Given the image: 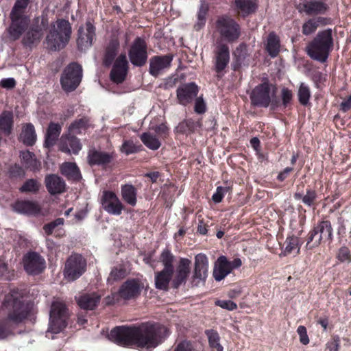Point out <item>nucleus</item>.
Masks as SVG:
<instances>
[{
  "mask_svg": "<svg viewBox=\"0 0 351 351\" xmlns=\"http://www.w3.org/2000/svg\"><path fill=\"white\" fill-rule=\"evenodd\" d=\"M169 335L166 326L147 322L138 326H117L110 331L108 338L119 346H136L149 349L161 344Z\"/></svg>",
  "mask_w": 351,
  "mask_h": 351,
  "instance_id": "obj_1",
  "label": "nucleus"
},
{
  "mask_svg": "<svg viewBox=\"0 0 351 351\" xmlns=\"http://www.w3.org/2000/svg\"><path fill=\"white\" fill-rule=\"evenodd\" d=\"M1 307L8 317L0 321V340L12 334V324L22 322L29 313L28 307L23 301V294L18 289L12 290L5 296Z\"/></svg>",
  "mask_w": 351,
  "mask_h": 351,
  "instance_id": "obj_2",
  "label": "nucleus"
},
{
  "mask_svg": "<svg viewBox=\"0 0 351 351\" xmlns=\"http://www.w3.org/2000/svg\"><path fill=\"white\" fill-rule=\"evenodd\" d=\"M30 0H16L10 14L11 23L8 28L10 38L18 40L27 29L30 19L26 14V10Z\"/></svg>",
  "mask_w": 351,
  "mask_h": 351,
  "instance_id": "obj_3",
  "label": "nucleus"
},
{
  "mask_svg": "<svg viewBox=\"0 0 351 351\" xmlns=\"http://www.w3.org/2000/svg\"><path fill=\"white\" fill-rule=\"evenodd\" d=\"M333 47L332 31L330 28L319 32L306 47L309 57L319 62H325Z\"/></svg>",
  "mask_w": 351,
  "mask_h": 351,
  "instance_id": "obj_4",
  "label": "nucleus"
},
{
  "mask_svg": "<svg viewBox=\"0 0 351 351\" xmlns=\"http://www.w3.org/2000/svg\"><path fill=\"white\" fill-rule=\"evenodd\" d=\"M69 317V309L64 302L60 298H54L49 312V326L46 331V337L53 339L54 335L62 332L67 326Z\"/></svg>",
  "mask_w": 351,
  "mask_h": 351,
  "instance_id": "obj_5",
  "label": "nucleus"
},
{
  "mask_svg": "<svg viewBox=\"0 0 351 351\" xmlns=\"http://www.w3.org/2000/svg\"><path fill=\"white\" fill-rule=\"evenodd\" d=\"M71 34V26L69 21L58 19L51 25L46 37L47 47L51 51H59L69 43Z\"/></svg>",
  "mask_w": 351,
  "mask_h": 351,
  "instance_id": "obj_6",
  "label": "nucleus"
},
{
  "mask_svg": "<svg viewBox=\"0 0 351 351\" xmlns=\"http://www.w3.org/2000/svg\"><path fill=\"white\" fill-rule=\"evenodd\" d=\"M277 88L268 82L257 85L250 95L253 106L259 108H267L274 110L280 106L276 96Z\"/></svg>",
  "mask_w": 351,
  "mask_h": 351,
  "instance_id": "obj_7",
  "label": "nucleus"
},
{
  "mask_svg": "<svg viewBox=\"0 0 351 351\" xmlns=\"http://www.w3.org/2000/svg\"><path fill=\"white\" fill-rule=\"evenodd\" d=\"M174 256L169 249H165L160 256V261L164 268L162 271L155 274V286L160 290L167 291L169 284L172 278L174 271L173 261Z\"/></svg>",
  "mask_w": 351,
  "mask_h": 351,
  "instance_id": "obj_8",
  "label": "nucleus"
},
{
  "mask_svg": "<svg viewBox=\"0 0 351 351\" xmlns=\"http://www.w3.org/2000/svg\"><path fill=\"white\" fill-rule=\"evenodd\" d=\"M215 28L221 39L234 43L241 36V26L232 17L221 15L217 17Z\"/></svg>",
  "mask_w": 351,
  "mask_h": 351,
  "instance_id": "obj_9",
  "label": "nucleus"
},
{
  "mask_svg": "<svg viewBox=\"0 0 351 351\" xmlns=\"http://www.w3.org/2000/svg\"><path fill=\"white\" fill-rule=\"evenodd\" d=\"M48 25V19L46 16H41L35 18L32 25L23 36V45L29 48L38 45Z\"/></svg>",
  "mask_w": 351,
  "mask_h": 351,
  "instance_id": "obj_10",
  "label": "nucleus"
},
{
  "mask_svg": "<svg viewBox=\"0 0 351 351\" xmlns=\"http://www.w3.org/2000/svg\"><path fill=\"white\" fill-rule=\"evenodd\" d=\"M86 265V261L81 254H71L65 263L63 271L64 278L69 282L75 281L85 272Z\"/></svg>",
  "mask_w": 351,
  "mask_h": 351,
  "instance_id": "obj_11",
  "label": "nucleus"
},
{
  "mask_svg": "<svg viewBox=\"0 0 351 351\" xmlns=\"http://www.w3.org/2000/svg\"><path fill=\"white\" fill-rule=\"evenodd\" d=\"M332 237V228L329 221H322L319 222L314 228L309 232L306 247L312 249L318 246L322 241L331 240Z\"/></svg>",
  "mask_w": 351,
  "mask_h": 351,
  "instance_id": "obj_12",
  "label": "nucleus"
},
{
  "mask_svg": "<svg viewBox=\"0 0 351 351\" xmlns=\"http://www.w3.org/2000/svg\"><path fill=\"white\" fill-rule=\"evenodd\" d=\"M82 78V68L81 65L72 62L64 70L60 82L66 92H71L76 89Z\"/></svg>",
  "mask_w": 351,
  "mask_h": 351,
  "instance_id": "obj_13",
  "label": "nucleus"
},
{
  "mask_svg": "<svg viewBox=\"0 0 351 351\" xmlns=\"http://www.w3.org/2000/svg\"><path fill=\"white\" fill-rule=\"evenodd\" d=\"M128 56L131 63L136 66H143L147 60V46L144 38L137 37L132 43Z\"/></svg>",
  "mask_w": 351,
  "mask_h": 351,
  "instance_id": "obj_14",
  "label": "nucleus"
},
{
  "mask_svg": "<svg viewBox=\"0 0 351 351\" xmlns=\"http://www.w3.org/2000/svg\"><path fill=\"white\" fill-rule=\"evenodd\" d=\"M102 208L108 214L119 216L122 213L124 206L117 195L112 191H104L100 197Z\"/></svg>",
  "mask_w": 351,
  "mask_h": 351,
  "instance_id": "obj_15",
  "label": "nucleus"
},
{
  "mask_svg": "<svg viewBox=\"0 0 351 351\" xmlns=\"http://www.w3.org/2000/svg\"><path fill=\"white\" fill-rule=\"evenodd\" d=\"M25 271L29 275L40 274L45 268V259L37 252H30L23 258Z\"/></svg>",
  "mask_w": 351,
  "mask_h": 351,
  "instance_id": "obj_16",
  "label": "nucleus"
},
{
  "mask_svg": "<svg viewBox=\"0 0 351 351\" xmlns=\"http://www.w3.org/2000/svg\"><path fill=\"white\" fill-rule=\"evenodd\" d=\"M96 38L95 27L90 21H87L84 26L80 27L77 44L81 50H86L90 47Z\"/></svg>",
  "mask_w": 351,
  "mask_h": 351,
  "instance_id": "obj_17",
  "label": "nucleus"
},
{
  "mask_svg": "<svg viewBox=\"0 0 351 351\" xmlns=\"http://www.w3.org/2000/svg\"><path fill=\"white\" fill-rule=\"evenodd\" d=\"M208 259L207 256L202 253H199L195 256L194 271L193 274V282L195 285L200 282H205L208 277Z\"/></svg>",
  "mask_w": 351,
  "mask_h": 351,
  "instance_id": "obj_18",
  "label": "nucleus"
},
{
  "mask_svg": "<svg viewBox=\"0 0 351 351\" xmlns=\"http://www.w3.org/2000/svg\"><path fill=\"white\" fill-rule=\"evenodd\" d=\"M230 62L229 47L225 43H217L214 51V69L218 74L222 73Z\"/></svg>",
  "mask_w": 351,
  "mask_h": 351,
  "instance_id": "obj_19",
  "label": "nucleus"
},
{
  "mask_svg": "<svg viewBox=\"0 0 351 351\" xmlns=\"http://www.w3.org/2000/svg\"><path fill=\"white\" fill-rule=\"evenodd\" d=\"M128 62L125 54H121L115 60L110 71V79L116 84L122 83L126 77Z\"/></svg>",
  "mask_w": 351,
  "mask_h": 351,
  "instance_id": "obj_20",
  "label": "nucleus"
},
{
  "mask_svg": "<svg viewBox=\"0 0 351 351\" xmlns=\"http://www.w3.org/2000/svg\"><path fill=\"white\" fill-rule=\"evenodd\" d=\"M114 156V154L102 152L95 147L90 148L88 152V163L91 165L105 166L112 162Z\"/></svg>",
  "mask_w": 351,
  "mask_h": 351,
  "instance_id": "obj_21",
  "label": "nucleus"
},
{
  "mask_svg": "<svg viewBox=\"0 0 351 351\" xmlns=\"http://www.w3.org/2000/svg\"><path fill=\"white\" fill-rule=\"evenodd\" d=\"M191 261L186 258H181L175 271V275L172 280L173 287L178 289L181 285L186 282L190 273Z\"/></svg>",
  "mask_w": 351,
  "mask_h": 351,
  "instance_id": "obj_22",
  "label": "nucleus"
},
{
  "mask_svg": "<svg viewBox=\"0 0 351 351\" xmlns=\"http://www.w3.org/2000/svg\"><path fill=\"white\" fill-rule=\"evenodd\" d=\"M198 91V86L194 82L180 86L177 89V97L179 103L184 106L191 103L197 95Z\"/></svg>",
  "mask_w": 351,
  "mask_h": 351,
  "instance_id": "obj_23",
  "label": "nucleus"
},
{
  "mask_svg": "<svg viewBox=\"0 0 351 351\" xmlns=\"http://www.w3.org/2000/svg\"><path fill=\"white\" fill-rule=\"evenodd\" d=\"M172 60L173 56L171 55L152 57L149 60V73L154 77L158 76L162 70L171 66Z\"/></svg>",
  "mask_w": 351,
  "mask_h": 351,
  "instance_id": "obj_24",
  "label": "nucleus"
},
{
  "mask_svg": "<svg viewBox=\"0 0 351 351\" xmlns=\"http://www.w3.org/2000/svg\"><path fill=\"white\" fill-rule=\"evenodd\" d=\"M141 289L142 286L138 280H129L121 285L119 294L124 300H130L137 297L140 294Z\"/></svg>",
  "mask_w": 351,
  "mask_h": 351,
  "instance_id": "obj_25",
  "label": "nucleus"
},
{
  "mask_svg": "<svg viewBox=\"0 0 351 351\" xmlns=\"http://www.w3.org/2000/svg\"><path fill=\"white\" fill-rule=\"evenodd\" d=\"M82 149V144L79 138L68 133L61 137L60 150L66 152L77 154Z\"/></svg>",
  "mask_w": 351,
  "mask_h": 351,
  "instance_id": "obj_26",
  "label": "nucleus"
},
{
  "mask_svg": "<svg viewBox=\"0 0 351 351\" xmlns=\"http://www.w3.org/2000/svg\"><path fill=\"white\" fill-rule=\"evenodd\" d=\"M45 182L46 188L51 195L60 194L65 191L64 180L56 174L47 175L45 177Z\"/></svg>",
  "mask_w": 351,
  "mask_h": 351,
  "instance_id": "obj_27",
  "label": "nucleus"
},
{
  "mask_svg": "<svg viewBox=\"0 0 351 351\" xmlns=\"http://www.w3.org/2000/svg\"><path fill=\"white\" fill-rule=\"evenodd\" d=\"M257 8V0H234V11L243 17L254 13Z\"/></svg>",
  "mask_w": 351,
  "mask_h": 351,
  "instance_id": "obj_28",
  "label": "nucleus"
},
{
  "mask_svg": "<svg viewBox=\"0 0 351 351\" xmlns=\"http://www.w3.org/2000/svg\"><path fill=\"white\" fill-rule=\"evenodd\" d=\"M229 261L225 256H220L214 267L213 277L216 281H221L230 272Z\"/></svg>",
  "mask_w": 351,
  "mask_h": 351,
  "instance_id": "obj_29",
  "label": "nucleus"
},
{
  "mask_svg": "<svg viewBox=\"0 0 351 351\" xmlns=\"http://www.w3.org/2000/svg\"><path fill=\"white\" fill-rule=\"evenodd\" d=\"M303 9L308 15L324 14L328 9L326 3L322 1L308 0L303 3Z\"/></svg>",
  "mask_w": 351,
  "mask_h": 351,
  "instance_id": "obj_30",
  "label": "nucleus"
},
{
  "mask_svg": "<svg viewBox=\"0 0 351 351\" xmlns=\"http://www.w3.org/2000/svg\"><path fill=\"white\" fill-rule=\"evenodd\" d=\"M20 158L22 165L25 169L32 171H38L40 170L41 164L37 160L35 154L28 150L21 151L20 152Z\"/></svg>",
  "mask_w": 351,
  "mask_h": 351,
  "instance_id": "obj_31",
  "label": "nucleus"
},
{
  "mask_svg": "<svg viewBox=\"0 0 351 351\" xmlns=\"http://www.w3.org/2000/svg\"><path fill=\"white\" fill-rule=\"evenodd\" d=\"M77 303L81 308L94 309L100 301V296L95 293H85L76 298Z\"/></svg>",
  "mask_w": 351,
  "mask_h": 351,
  "instance_id": "obj_32",
  "label": "nucleus"
},
{
  "mask_svg": "<svg viewBox=\"0 0 351 351\" xmlns=\"http://www.w3.org/2000/svg\"><path fill=\"white\" fill-rule=\"evenodd\" d=\"M13 207L16 213L25 215H36L40 210L39 205L32 201H17Z\"/></svg>",
  "mask_w": 351,
  "mask_h": 351,
  "instance_id": "obj_33",
  "label": "nucleus"
},
{
  "mask_svg": "<svg viewBox=\"0 0 351 351\" xmlns=\"http://www.w3.org/2000/svg\"><path fill=\"white\" fill-rule=\"evenodd\" d=\"M62 130V125L59 123L51 122L47 130L44 145L51 147L54 145Z\"/></svg>",
  "mask_w": 351,
  "mask_h": 351,
  "instance_id": "obj_34",
  "label": "nucleus"
},
{
  "mask_svg": "<svg viewBox=\"0 0 351 351\" xmlns=\"http://www.w3.org/2000/svg\"><path fill=\"white\" fill-rule=\"evenodd\" d=\"M121 197L129 205L134 206L137 202V190L132 185L126 184L121 186Z\"/></svg>",
  "mask_w": 351,
  "mask_h": 351,
  "instance_id": "obj_35",
  "label": "nucleus"
},
{
  "mask_svg": "<svg viewBox=\"0 0 351 351\" xmlns=\"http://www.w3.org/2000/svg\"><path fill=\"white\" fill-rule=\"evenodd\" d=\"M20 138L27 146H32L34 145L36 141L37 136L33 124L27 123L23 128Z\"/></svg>",
  "mask_w": 351,
  "mask_h": 351,
  "instance_id": "obj_36",
  "label": "nucleus"
},
{
  "mask_svg": "<svg viewBox=\"0 0 351 351\" xmlns=\"http://www.w3.org/2000/svg\"><path fill=\"white\" fill-rule=\"evenodd\" d=\"M280 39L278 36L274 33L271 32L269 34L266 43V50L271 58L276 57L280 52Z\"/></svg>",
  "mask_w": 351,
  "mask_h": 351,
  "instance_id": "obj_37",
  "label": "nucleus"
},
{
  "mask_svg": "<svg viewBox=\"0 0 351 351\" xmlns=\"http://www.w3.org/2000/svg\"><path fill=\"white\" fill-rule=\"evenodd\" d=\"M60 169L62 173L69 180H80L82 178L80 169L75 163L64 162Z\"/></svg>",
  "mask_w": 351,
  "mask_h": 351,
  "instance_id": "obj_38",
  "label": "nucleus"
},
{
  "mask_svg": "<svg viewBox=\"0 0 351 351\" xmlns=\"http://www.w3.org/2000/svg\"><path fill=\"white\" fill-rule=\"evenodd\" d=\"M89 126V119L83 117L74 121L69 127L68 133L71 134H80L85 132Z\"/></svg>",
  "mask_w": 351,
  "mask_h": 351,
  "instance_id": "obj_39",
  "label": "nucleus"
},
{
  "mask_svg": "<svg viewBox=\"0 0 351 351\" xmlns=\"http://www.w3.org/2000/svg\"><path fill=\"white\" fill-rule=\"evenodd\" d=\"M199 126V123L191 119L181 121L176 128L177 133L189 134L193 133Z\"/></svg>",
  "mask_w": 351,
  "mask_h": 351,
  "instance_id": "obj_40",
  "label": "nucleus"
},
{
  "mask_svg": "<svg viewBox=\"0 0 351 351\" xmlns=\"http://www.w3.org/2000/svg\"><path fill=\"white\" fill-rule=\"evenodd\" d=\"M13 125V114L10 111H4L0 115V129L6 134H10Z\"/></svg>",
  "mask_w": 351,
  "mask_h": 351,
  "instance_id": "obj_41",
  "label": "nucleus"
},
{
  "mask_svg": "<svg viewBox=\"0 0 351 351\" xmlns=\"http://www.w3.org/2000/svg\"><path fill=\"white\" fill-rule=\"evenodd\" d=\"M325 19L318 17L317 19H311L304 23L302 25V34L308 36L315 32L320 23H324Z\"/></svg>",
  "mask_w": 351,
  "mask_h": 351,
  "instance_id": "obj_42",
  "label": "nucleus"
},
{
  "mask_svg": "<svg viewBox=\"0 0 351 351\" xmlns=\"http://www.w3.org/2000/svg\"><path fill=\"white\" fill-rule=\"evenodd\" d=\"M140 138L143 144L150 149L157 150L161 145L158 138L149 132L143 133Z\"/></svg>",
  "mask_w": 351,
  "mask_h": 351,
  "instance_id": "obj_43",
  "label": "nucleus"
},
{
  "mask_svg": "<svg viewBox=\"0 0 351 351\" xmlns=\"http://www.w3.org/2000/svg\"><path fill=\"white\" fill-rule=\"evenodd\" d=\"M285 244V255L290 254L294 251H295L297 254L299 253L300 249V239L298 237L294 235L287 237Z\"/></svg>",
  "mask_w": 351,
  "mask_h": 351,
  "instance_id": "obj_44",
  "label": "nucleus"
},
{
  "mask_svg": "<svg viewBox=\"0 0 351 351\" xmlns=\"http://www.w3.org/2000/svg\"><path fill=\"white\" fill-rule=\"evenodd\" d=\"M298 97L299 102L302 106H306L311 97V90L309 86L304 82H301L298 88Z\"/></svg>",
  "mask_w": 351,
  "mask_h": 351,
  "instance_id": "obj_45",
  "label": "nucleus"
},
{
  "mask_svg": "<svg viewBox=\"0 0 351 351\" xmlns=\"http://www.w3.org/2000/svg\"><path fill=\"white\" fill-rule=\"evenodd\" d=\"M206 334L208 339L210 346L216 351H223V346L219 343V335L217 332L213 330H207Z\"/></svg>",
  "mask_w": 351,
  "mask_h": 351,
  "instance_id": "obj_46",
  "label": "nucleus"
},
{
  "mask_svg": "<svg viewBox=\"0 0 351 351\" xmlns=\"http://www.w3.org/2000/svg\"><path fill=\"white\" fill-rule=\"evenodd\" d=\"M40 183L36 179H29L21 186L20 191L27 193H36L40 188Z\"/></svg>",
  "mask_w": 351,
  "mask_h": 351,
  "instance_id": "obj_47",
  "label": "nucleus"
},
{
  "mask_svg": "<svg viewBox=\"0 0 351 351\" xmlns=\"http://www.w3.org/2000/svg\"><path fill=\"white\" fill-rule=\"evenodd\" d=\"M317 197V194L315 190L307 189L306 194L302 197V203L308 207H312L315 204Z\"/></svg>",
  "mask_w": 351,
  "mask_h": 351,
  "instance_id": "obj_48",
  "label": "nucleus"
},
{
  "mask_svg": "<svg viewBox=\"0 0 351 351\" xmlns=\"http://www.w3.org/2000/svg\"><path fill=\"white\" fill-rule=\"evenodd\" d=\"M13 276V271L10 270L5 261L0 258V278L10 280Z\"/></svg>",
  "mask_w": 351,
  "mask_h": 351,
  "instance_id": "obj_49",
  "label": "nucleus"
},
{
  "mask_svg": "<svg viewBox=\"0 0 351 351\" xmlns=\"http://www.w3.org/2000/svg\"><path fill=\"white\" fill-rule=\"evenodd\" d=\"M125 271L122 268H114L112 269L110 276L108 278V282L111 284L114 281L119 280L124 278Z\"/></svg>",
  "mask_w": 351,
  "mask_h": 351,
  "instance_id": "obj_50",
  "label": "nucleus"
},
{
  "mask_svg": "<svg viewBox=\"0 0 351 351\" xmlns=\"http://www.w3.org/2000/svg\"><path fill=\"white\" fill-rule=\"evenodd\" d=\"M230 190L229 186H217L215 193L212 196L215 203H219L222 201L225 194Z\"/></svg>",
  "mask_w": 351,
  "mask_h": 351,
  "instance_id": "obj_51",
  "label": "nucleus"
},
{
  "mask_svg": "<svg viewBox=\"0 0 351 351\" xmlns=\"http://www.w3.org/2000/svg\"><path fill=\"white\" fill-rule=\"evenodd\" d=\"M63 224H64V219L58 218V219H55L54 221L45 224L43 226V230L47 235H50L53 233L54 229L56 227H58V226H62Z\"/></svg>",
  "mask_w": 351,
  "mask_h": 351,
  "instance_id": "obj_52",
  "label": "nucleus"
},
{
  "mask_svg": "<svg viewBox=\"0 0 351 351\" xmlns=\"http://www.w3.org/2000/svg\"><path fill=\"white\" fill-rule=\"evenodd\" d=\"M121 150L125 154L129 155L137 152L138 149L132 141L128 140L123 143Z\"/></svg>",
  "mask_w": 351,
  "mask_h": 351,
  "instance_id": "obj_53",
  "label": "nucleus"
},
{
  "mask_svg": "<svg viewBox=\"0 0 351 351\" xmlns=\"http://www.w3.org/2000/svg\"><path fill=\"white\" fill-rule=\"evenodd\" d=\"M215 304L222 308L227 309L228 311H233L237 308V304L232 300H217L215 302Z\"/></svg>",
  "mask_w": 351,
  "mask_h": 351,
  "instance_id": "obj_54",
  "label": "nucleus"
},
{
  "mask_svg": "<svg viewBox=\"0 0 351 351\" xmlns=\"http://www.w3.org/2000/svg\"><path fill=\"white\" fill-rule=\"evenodd\" d=\"M293 94L291 90L283 88L281 90L282 105L286 108L292 99Z\"/></svg>",
  "mask_w": 351,
  "mask_h": 351,
  "instance_id": "obj_55",
  "label": "nucleus"
},
{
  "mask_svg": "<svg viewBox=\"0 0 351 351\" xmlns=\"http://www.w3.org/2000/svg\"><path fill=\"white\" fill-rule=\"evenodd\" d=\"M297 332L300 337V341L303 345H307L309 343V338L307 335L306 328L304 326H299L297 329Z\"/></svg>",
  "mask_w": 351,
  "mask_h": 351,
  "instance_id": "obj_56",
  "label": "nucleus"
},
{
  "mask_svg": "<svg viewBox=\"0 0 351 351\" xmlns=\"http://www.w3.org/2000/svg\"><path fill=\"white\" fill-rule=\"evenodd\" d=\"M9 174L11 177L17 178L23 176L25 174L24 170L19 165H14L9 169Z\"/></svg>",
  "mask_w": 351,
  "mask_h": 351,
  "instance_id": "obj_57",
  "label": "nucleus"
},
{
  "mask_svg": "<svg viewBox=\"0 0 351 351\" xmlns=\"http://www.w3.org/2000/svg\"><path fill=\"white\" fill-rule=\"evenodd\" d=\"M16 86V81L13 77L3 78L0 81V86L7 90L12 89Z\"/></svg>",
  "mask_w": 351,
  "mask_h": 351,
  "instance_id": "obj_58",
  "label": "nucleus"
},
{
  "mask_svg": "<svg viewBox=\"0 0 351 351\" xmlns=\"http://www.w3.org/2000/svg\"><path fill=\"white\" fill-rule=\"evenodd\" d=\"M195 112L197 114H203L206 112V104L202 97H197L195 102Z\"/></svg>",
  "mask_w": 351,
  "mask_h": 351,
  "instance_id": "obj_59",
  "label": "nucleus"
},
{
  "mask_svg": "<svg viewBox=\"0 0 351 351\" xmlns=\"http://www.w3.org/2000/svg\"><path fill=\"white\" fill-rule=\"evenodd\" d=\"M117 54V52L106 49L104 59V64L106 66H110L112 63Z\"/></svg>",
  "mask_w": 351,
  "mask_h": 351,
  "instance_id": "obj_60",
  "label": "nucleus"
},
{
  "mask_svg": "<svg viewBox=\"0 0 351 351\" xmlns=\"http://www.w3.org/2000/svg\"><path fill=\"white\" fill-rule=\"evenodd\" d=\"M337 258L341 262L348 261L350 258L349 250L346 247H343L340 248V250H339L338 254H337Z\"/></svg>",
  "mask_w": 351,
  "mask_h": 351,
  "instance_id": "obj_61",
  "label": "nucleus"
},
{
  "mask_svg": "<svg viewBox=\"0 0 351 351\" xmlns=\"http://www.w3.org/2000/svg\"><path fill=\"white\" fill-rule=\"evenodd\" d=\"M174 351H193V348L189 341H182L176 346Z\"/></svg>",
  "mask_w": 351,
  "mask_h": 351,
  "instance_id": "obj_62",
  "label": "nucleus"
},
{
  "mask_svg": "<svg viewBox=\"0 0 351 351\" xmlns=\"http://www.w3.org/2000/svg\"><path fill=\"white\" fill-rule=\"evenodd\" d=\"M156 133L160 136H166L168 134L169 128L165 123H161L153 128Z\"/></svg>",
  "mask_w": 351,
  "mask_h": 351,
  "instance_id": "obj_63",
  "label": "nucleus"
},
{
  "mask_svg": "<svg viewBox=\"0 0 351 351\" xmlns=\"http://www.w3.org/2000/svg\"><path fill=\"white\" fill-rule=\"evenodd\" d=\"M339 339L337 337L335 338L333 341L327 343V348L329 351H339Z\"/></svg>",
  "mask_w": 351,
  "mask_h": 351,
  "instance_id": "obj_64",
  "label": "nucleus"
}]
</instances>
